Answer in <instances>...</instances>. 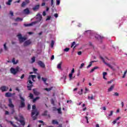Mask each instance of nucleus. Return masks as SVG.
I'll return each mask as SVG.
<instances>
[{
	"label": "nucleus",
	"instance_id": "16",
	"mask_svg": "<svg viewBox=\"0 0 127 127\" xmlns=\"http://www.w3.org/2000/svg\"><path fill=\"white\" fill-rule=\"evenodd\" d=\"M33 93H34V95H35L36 96H38V95H39V94H40L39 93V92H38L37 91V90H36L35 89H33Z\"/></svg>",
	"mask_w": 127,
	"mask_h": 127
},
{
	"label": "nucleus",
	"instance_id": "33",
	"mask_svg": "<svg viewBox=\"0 0 127 127\" xmlns=\"http://www.w3.org/2000/svg\"><path fill=\"white\" fill-rule=\"evenodd\" d=\"M42 79L44 83H45V84H46V85H47V83H46V81H47V78L42 77Z\"/></svg>",
	"mask_w": 127,
	"mask_h": 127
},
{
	"label": "nucleus",
	"instance_id": "8",
	"mask_svg": "<svg viewBox=\"0 0 127 127\" xmlns=\"http://www.w3.org/2000/svg\"><path fill=\"white\" fill-rule=\"evenodd\" d=\"M36 18L37 19V21H38V23L41 21V20H42V15L40 14V13H38L36 17Z\"/></svg>",
	"mask_w": 127,
	"mask_h": 127
},
{
	"label": "nucleus",
	"instance_id": "9",
	"mask_svg": "<svg viewBox=\"0 0 127 127\" xmlns=\"http://www.w3.org/2000/svg\"><path fill=\"white\" fill-rule=\"evenodd\" d=\"M38 23V21H34L30 24H24V26H32V25H35V24H36Z\"/></svg>",
	"mask_w": 127,
	"mask_h": 127
},
{
	"label": "nucleus",
	"instance_id": "27",
	"mask_svg": "<svg viewBox=\"0 0 127 127\" xmlns=\"http://www.w3.org/2000/svg\"><path fill=\"white\" fill-rule=\"evenodd\" d=\"M98 66H95L94 67H93L90 71V73H93V72H94V71H95V70H96V69H98Z\"/></svg>",
	"mask_w": 127,
	"mask_h": 127
},
{
	"label": "nucleus",
	"instance_id": "4",
	"mask_svg": "<svg viewBox=\"0 0 127 127\" xmlns=\"http://www.w3.org/2000/svg\"><path fill=\"white\" fill-rule=\"evenodd\" d=\"M18 37V39L20 42V43H22V42H24L25 40H26V37H22V36L21 35V34H18L17 35Z\"/></svg>",
	"mask_w": 127,
	"mask_h": 127
},
{
	"label": "nucleus",
	"instance_id": "55",
	"mask_svg": "<svg viewBox=\"0 0 127 127\" xmlns=\"http://www.w3.org/2000/svg\"><path fill=\"white\" fill-rule=\"evenodd\" d=\"M43 15L44 16H45V15H46V12H45V11H44L43 12Z\"/></svg>",
	"mask_w": 127,
	"mask_h": 127
},
{
	"label": "nucleus",
	"instance_id": "51",
	"mask_svg": "<svg viewBox=\"0 0 127 127\" xmlns=\"http://www.w3.org/2000/svg\"><path fill=\"white\" fill-rule=\"evenodd\" d=\"M74 72H75V69H74V68H72V70H71V71L70 74H73V73H74Z\"/></svg>",
	"mask_w": 127,
	"mask_h": 127
},
{
	"label": "nucleus",
	"instance_id": "14",
	"mask_svg": "<svg viewBox=\"0 0 127 127\" xmlns=\"http://www.w3.org/2000/svg\"><path fill=\"white\" fill-rule=\"evenodd\" d=\"M67 77L66 73H64L63 76L61 78V80H64V82H65V80H66V78Z\"/></svg>",
	"mask_w": 127,
	"mask_h": 127
},
{
	"label": "nucleus",
	"instance_id": "11",
	"mask_svg": "<svg viewBox=\"0 0 127 127\" xmlns=\"http://www.w3.org/2000/svg\"><path fill=\"white\" fill-rule=\"evenodd\" d=\"M8 107L11 109H13V108H14V105L12 104V101H11V99H9Z\"/></svg>",
	"mask_w": 127,
	"mask_h": 127
},
{
	"label": "nucleus",
	"instance_id": "12",
	"mask_svg": "<svg viewBox=\"0 0 127 127\" xmlns=\"http://www.w3.org/2000/svg\"><path fill=\"white\" fill-rule=\"evenodd\" d=\"M30 44H31V41L29 40L24 42V46H28V45H30Z\"/></svg>",
	"mask_w": 127,
	"mask_h": 127
},
{
	"label": "nucleus",
	"instance_id": "25",
	"mask_svg": "<svg viewBox=\"0 0 127 127\" xmlns=\"http://www.w3.org/2000/svg\"><path fill=\"white\" fill-rule=\"evenodd\" d=\"M8 123H10V125H11L13 127H18L15 124H13V122L11 121H8Z\"/></svg>",
	"mask_w": 127,
	"mask_h": 127
},
{
	"label": "nucleus",
	"instance_id": "43",
	"mask_svg": "<svg viewBox=\"0 0 127 127\" xmlns=\"http://www.w3.org/2000/svg\"><path fill=\"white\" fill-rule=\"evenodd\" d=\"M69 50H70V49L69 48H66L64 50V51L65 52H68Z\"/></svg>",
	"mask_w": 127,
	"mask_h": 127
},
{
	"label": "nucleus",
	"instance_id": "24",
	"mask_svg": "<svg viewBox=\"0 0 127 127\" xmlns=\"http://www.w3.org/2000/svg\"><path fill=\"white\" fill-rule=\"evenodd\" d=\"M62 62H61L57 65L58 69H61V65H62Z\"/></svg>",
	"mask_w": 127,
	"mask_h": 127
},
{
	"label": "nucleus",
	"instance_id": "7",
	"mask_svg": "<svg viewBox=\"0 0 127 127\" xmlns=\"http://www.w3.org/2000/svg\"><path fill=\"white\" fill-rule=\"evenodd\" d=\"M20 97V99H21V104L20 105V108H23V107H24L25 106V103H24V101H25L24 100V98L22 97H21V95H19Z\"/></svg>",
	"mask_w": 127,
	"mask_h": 127
},
{
	"label": "nucleus",
	"instance_id": "10",
	"mask_svg": "<svg viewBox=\"0 0 127 127\" xmlns=\"http://www.w3.org/2000/svg\"><path fill=\"white\" fill-rule=\"evenodd\" d=\"M35 78H36V75H30L29 76L28 80H30L31 81L32 80V81H33V82H35V80H34V79H35Z\"/></svg>",
	"mask_w": 127,
	"mask_h": 127
},
{
	"label": "nucleus",
	"instance_id": "50",
	"mask_svg": "<svg viewBox=\"0 0 127 127\" xmlns=\"http://www.w3.org/2000/svg\"><path fill=\"white\" fill-rule=\"evenodd\" d=\"M87 92H89V89L85 88V91L84 92V94H87Z\"/></svg>",
	"mask_w": 127,
	"mask_h": 127
},
{
	"label": "nucleus",
	"instance_id": "29",
	"mask_svg": "<svg viewBox=\"0 0 127 127\" xmlns=\"http://www.w3.org/2000/svg\"><path fill=\"white\" fill-rule=\"evenodd\" d=\"M3 47H4V49L5 51H7V50L8 49V48H7V47H6V43H5L4 45H3Z\"/></svg>",
	"mask_w": 127,
	"mask_h": 127
},
{
	"label": "nucleus",
	"instance_id": "19",
	"mask_svg": "<svg viewBox=\"0 0 127 127\" xmlns=\"http://www.w3.org/2000/svg\"><path fill=\"white\" fill-rule=\"evenodd\" d=\"M53 125H59V123L56 120H53L52 122Z\"/></svg>",
	"mask_w": 127,
	"mask_h": 127
},
{
	"label": "nucleus",
	"instance_id": "35",
	"mask_svg": "<svg viewBox=\"0 0 127 127\" xmlns=\"http://www.w3.org/2000/svg\"><path fill=\"white\" fill-rule=\"evenodd\" d=\"M88 100H94V96L93 95V94L91 95V96L90 97V96H88Z\"/></svg>",
	"mask_w": 127,
	"mask_h": 127
},
{
	"label": "nucleus",
	"instance_id": "22",
	"mask_svg": "<svg viewBox=\"0 0 127 127\" xmlns=\"http://www.w3.org/2000/svg\"><path fill=\"white\" fill-rule=\"evenodd\" d=\"M39 8V5H36L33 8V10L34 11L38 10V9Z\"/></svg>",
	"mask_w": 127,
	"mask_h": 127
},
{
	"label": "nucleus",
	"instance_id": "46",
	"mask_svg": "<svg viewBox=\"0 0 127 127\" xmlns=\"http://www.w3.org/2000/svg\"><path fill=\"white\" fill-rule=\"evenodd\" d=\"M25 2L27 4H28V3H29V2H30V0H25Z\"/></svg>",
	"mask_w": 127,
	"mask_h": 127
},
{
	"label": "nucleus",
	"instance_id": "44",
	"mask_svg": "<svg viewBox=\"0 0 127 127\" xmlns=\"http://www.w3.org/2000/svg\"><path fill=\"white\" fill-rule=\"evenodd\" d=\"M113 114H114V111H110V114H109L108 117H112V116H113Z\"/></svg>",
	"mask_w": 127,
	"mask_h": 127
},
{
	"label": "nucleus",
	"instance_id": "21",
	"mask_svg": "<svg viewBox=\"0 0 127 127\" xmlns=\"http://www.w3.org/2000/svg\"><path fill=\"white\" fill-rule=\"evenodd\" d=\"M94 62H96V61H93L89 63V64L87 66V69H89V68H90V67L92 66V64H93V63H94Z\"/></svg>",
	"mask_w": 127,
	"mask_h": 127
},
{
	"label": "nucleus",
	"instance_id": "3",
	"mask_svg": "<svg viewBox=\"0 0 127 127\" xmlns=\"http://www.w3.org/2000/svg\"><path fill=\"white\" fill-rule=\"evenodd\" d=\"M20 119L17 118V117H15L14 118L16 120V121H17L18 122H19L22 126L23 127H24L25 126V122H24V118H23V117L22 116H19Z\"/></svg>",
	"mask_w": 127,
	"mask_h": 127
},
{
	"label": "nucleus",
	"instance_id": "15",
	"mask_svg": "<svg viewBox=\"0 0 127 127\" xmlns=\"http://www.w3.org/2000/svg\"><path fill=\"white\" fill-rule=\"evenodd\" d=\"M8 88L6 87V86H2L0 88V90L2 91V92H4L5 91H7V89Z\"/></svg>",
	"mask_w": 127,
	"mask_h": 127
},
{
	"label": "nucleus",
	"instance_id": "42",
	"mask_svg": "<svg viewBox=\"0 0 127 127\" xmlns=\"http://www.w3.org/2000/svg\"><path fill=\"white\" fill-rule=\"evenodd\" d=\"M84 66H85V64L84 63L81 64L79 67V69H82L83 67H84Z\"/></svg>",
	"mask_w": 127,
	"mask_h": 127
},
{
	"label": "nucleus",
	"instance_id": "39",
	"mask_svg": "<svg viewBox=\"0 0 127 127\" xmlns=\"http://www.w3.org/2000/svg\"><path fill=\"white\" fill-rule=\"evenodd\" d=\"M54 43H55L54 41H52V42L51 43V46L52 48H53V47L54 46Z\"/></svg>",
	"mask_w": 127,
	"mask_h": 127
},
{
	"label": "nucleus",
	"instance_id": "34",
	"mask_svg": "<svg viewBox=\"0 0 127 127\" xmlns=\"http://www.w3.org/2000/svg\"><path fill=\"white\" fill-rule=\"evenodd\" d=\"M69 81H71V80H72V79H73V74H72V73H69Z\"/></svg>",
	"mask_w": 127,
	"mask_h": 127
},
{
	"label": "nucleus",
	"instance_id": "54",
	"mask_svg": "<svg viewBox=\"0 0 127 127\" xmlns=\"http://www.w3.org/2000/svg\"><path fill=\"white\" fill-rule=\"evenodd\" d=\"M5 115H9V112L7 111H5Z\"/></svg>",
	"mask_w": 127,
	"mask_h": 127
},
{
	"label": "nucleus",
	"instance_id": "41",
	"mask_svg": "<svg viewBox=\"0 0 127 127\" xmlns=\"http://www.w3.org/2000/svg\"><path fill=\"white\" fill-rule=\"evenodd\" d=\"M31 63H34V62H35V57H33L31 59Z\"/></svg>",
	"mask_w": 127,
	"mask_h": 127
},
{
	"label": "nucleus",
	"instance_id": "17",
	"mask_svg": "<svg viewBox=\"0 0 127 127\" xmlns=\"http://www.w3.org/2000/svg\"><path fill=\"white\" fill-rule=\"evenodd\" d=\"M114 88H115V84H113L110 86L108 89V92H112L114 90Z\"/></svg>",
	"mask_w": 127,
	"mask_h": 127
},
{
	"label": "nucleus",
	"instance_id": "38",
	"mask_svg": "<svg viewBox=\"0 0 127 127\" xmlns=\"http://www.w3.org/2000/svg\"><path fill=\"white\" fill-rule=\"evenodd\" d=\"M26 4H27L26 3L25 1H23L21 4L22 7H24V6L26 5Z\"/></svg>",
	"mask_w": 127,
	"mask_h": 127
},
{
	"label": "nucleus",
	"instance_id": "52",
	"mask_svg": "<svg viewBox=\"0 0 127 127\" xmlns=\"http://www.w3.org/2000/svg\"><path fill=\"white\" fill-rule=\"evenodd\" d=\"M76 44V43L75 42H73L71 46V47H73V46H74V45H75Z\"/></svg>",
	"mask_w": 127,
	"mask_h": 127
},
{
	"label": "nucleus",
	"instance_id": "47",
	"mask_svg": "<svg viewBox=\"0 0 127 127\" xmlns=\"http://www.w3.org/2000/svg\"><path fill=\"white\" fill-rule=\"evenodd\" d=\"M60 4V0H57V5H59Z\"/></svg>",
	"mask_w": 127,
	"mask_h": 127
},
{
	"label": "nucleus",
	"instance_id": "53",
	"mask_svg": "<svg viewBox=\"0 0 127 127\" xmlns=\"http://www.w3.org/2000/svg\"><path fill=\"white\" fill-rule=\"evenodd\" d=\"M85 118L86 120L87 124H89V121H88V117L86 116Z\"/></svg>",
	"mask_w": 127,
	"mask_h": 127
},
{
	"label": "nucleus",
	"instance_id": "32",
	"mask_svg": "<svg viewBox=\"0 0 127 127\" xmlns=\"http://www.w3.org/2000/svg\"><path fill=\"white\" fill-rule=\"evenodd\" d=\"M57 111L58 112V114H59L60 115H62V111H61V108L58 109Z\"/></svg>",
	"mask_w": 127,
	"mask_h": 127
},
{
	"label": "nucleus",
	"instance_id": "26",
	"mask_svg": "<svg viewBox=\"0 0 127 127\" xmlns=\"http://www.w3.org/2000/svg\"><path fill=\"white\" fill-rule=\"evenodd\" d=\"M15 21H22L23 20V18L18 17L15 19Z\"/></svg>",
	"mask_w": 127,
	"mask_h": 127
},
{
	"label": "nucleus",
	"instance_id": "13",
	"mask_svg": "<svg viewBox=\"0 0 127 127\" xmlns=\"http://www.w3.org/2000/svg\"><path fill=\"white\" fill-rule=\"evenodd\" d=\"M38 64L40 66V67H42V68H45V64L42 61H39L38 62Z\"/></svg>",
	"mask_w": 127,
	"mask_h": 127
},
{
	"label": "nucleus",
	"instance_id": "48",
	"mask_svg": "<svg viewBox=\"0 0 127 127\" xmlns=\"http://www.w3.org/2000/svg\"><path fill=\"white\" fill-rule=\"evenodd\" d=\"M29 97L30 98V99H33V94L30 93L29 95Z\"/></svg>",
	"mask_w": 127,
	"mask_h": 127
},
{
	"label": "nucleus",
	"instance_id": "20",
	"mask_svg": "<svg viewBox=\"0 0 127 127\" xmlns=\"http://www.w3.org/2000/svg\"><path fill=\"white\" fill-rule=\"evenodd\" d=\"M24 12L25 14H29V9H28V8H27L24 10Z\"/></svg>",
	"mask_w": 127,
	"mask_h": 127
},
{
	"label": "nucleus",
	"instance_id": "63",
	"mask_svg": "<svg viewBox=\"0 0 127 127\" xmlns=\"http://www.w3.org/2000/svg\"><path fill=\"white\" fill-rule=\"evenodd\" d=\"M78 55H82V52L80 51L77 53Z\"/></svg>",
	"mask_w": 127,
	"mask_h": 127
},
{
	"label": "nucleus",
	"instance_id": "23",
	"mask_svg": "<svg viewBox=\"0 0 127 127\" xmlns=\"http://www.w3.org/2000/svg\"><path fill=\"white\" fill-rule=\"evenodd\" d=\"M5 97H11V96H12V94H11V93L9 92H7L5 94Z\"/></svg>",
	"mask_w": 127,
	"mask_h": 127
},
{
	"label": "nucleus",
	"instance_id": "2",
	"mask_svg": "<svg viewBox=\"0 0 127 127\" xmlns=\"http://www.w3.org/2000/svg\"><path fill=\"white\" fill-rule=\"evenodd\" d=\"M38 111L36 110V106L35 105L32 106V117L33 120H36L37 116H38Z\"/></svg>",
	"mask_w": 127,
	"mask_h": 127
},
{
	"label": "nucleus",
	"instance_id": "28",
	"mask_svg": "<svg viewBox=\"0 0 127 127\" xmlns=\"http://www.w3.org/2000/svg\"><path fill=\"white\" fill-rule=\"evenodd\" d=\"M84 34H85V35H88V34H91V30L86 31L84 32Z\"/></svg>",
	"mask_w": 127,
	"mask_h": 127
},
{
	"label": "nucleus",
	"instance_id": "57",
	"mask_svg": "<svg viewBox=\"0 0 127 127\" xmlns=\"http://www.w3.org/2000/svg\"><path fill=\"white\" fill-rule=\"evenodd\" d=\"M54 16H55V17H56V18H57V17H58V13H55V14H54Z\"/></svg>",
	"mask_w": 127,
	"mask_h": 127
},
{
	"label": "nucleus",
	"instance_id": "45",
	"mask_svg": "<svg viewBox=\"0 0 127 127\" xmlns=\"http://www.w3.org/2000/svg\"><path fill=\"white\" fill-rule=\"evenodd\" d=\"M114 96H115L116 97H119L120 96V94L118 92H115L114 94Z\"/></svg>",
	"mask_w": 127,
	"mask_h": 127
},
{
	"label": "nucleus",
	"instance_id": "1",
	"mask_svg": "<svg viewBox=\"0 0 127 127\" xmlns=\"http://www.w3.org/2000/svg\"><path fill=\"white\" fill-rule=\"evenodd\" d=\"M100 59H101L103 62L108 67H109V68H111V69H112V70H113V71H116V69H119V66L117 65L115 63L113 64V65H111V64L106 63V62L105 61V59H104L103 57H100Z\"/></svg>",
	"mask_w": 127,
	"mask_h": 127
},
{
	"label": "nucleus",
	"instance_id": "37",
	"mask_svg": "<svg viewBox=\"0 0 127 127\" xmlns=\"http://www.w3.org/2000/svg\"><path fill=\"white\" fill-rule=\"evenodd\" d=\"M78 94H79L80 96H82V95H83V89H81L80 91H78Z\"/></svg>",
	"mask_w": 127,
	"mask_h": 127
},
{
	"label": "nucleus",
	"instance_id": "31",
	"mask_svg": "<svg viewBox=\"0 0 127 127\" xmlns=\"http://www.w3.org/2000/svg\"><path fill=\"white\" fill-rule=\"evenodd\" d=\"M11 1H12V0H8V1L6 3V4L7 5H10V4H11Z\"/></svg>",
	"mask_w": 127,
	"mask_h": 127
},
{
	"label": "nucleus",
	"instance_id": "59",
	"mask_svg": "<svg viewBox=\"0 0 127 127\" xmlns=\"http://www.w3.org/2000/svg\"><path fill=\"white\" fill-rule=\"evenodd\" d=\"M41 78V76H40V74H38V79L39 80H40V78Z\"/></svg>",
	"mask_w": 127,
	"mask_h": 127
},
{
	"label": "nucleus",
	"instance_id": "5",
	"mask_svg": "<svg viewBox=\"0 0 127 127\" xmlns=\"http://www.w3.org/2000/svg\"><path fill=\"white\" fill-rule=\"evenodd\" d=\"M19 70V67H18V66H17L15 68L11 67L10 70L11 74H13V75H15L16 74V73H17V72H18Z\"/></svg>",
	"mask_w": 127,
	"mask_h": 127
},
{
	"label": "nucleus",
	"instance_id": "60",
	"mask_svg": "<svg viewBox=\"0 0 127 127\" xmlns=\"http://www.w3.org/2000/svg\"><path fill=\"white\" fill-rule=\"evenodd\" d=\"M10 14H11L12 16H13V12L12 11H10Z\"/></svg>",
	"mask_w": 127,
	"mask_h": 127
},
{
	"label": "nucleus",
	"instance_id": "58",
	"mask_svg": "<svg viewBox=\"0 0 127 127\" xmlns=\"http://www.w3.org/2000/svg\"><path fill=\"white\" fill-rule=\"evenodd\" d=\"M51 60H54V55H52L51 58Z\"/></svg>",
	"mask_w": 127,
	"mask_h": 127
},
{
	"label": "nucleus",
	"instance_id": "30",
	"mask_svg": "<svg viewBox=\"0 0 127 127\" xmlns=\"http://www.w3.org/2000/svg\"><path fill=\"white\" fill-rule=\"evenodd\" d=\"M40 99V97H36L35 98H34L33 100V103H35V102H36V101H37V100H39Z\"/></svg>",
	"mask_w": 127,
	"mask_h": 127
},
{
	"label": "nucleus",
	"instance_id": "56",
	"mask_svg": "<svg viewBox=\"0 0 127 127\" xmlns=\"http://www.w3.org/2000/svg\"><path fill=\"white\" fill-rule=\"evenodd\" d=\"M107 72H103V76H106L107 75Z\"/></svg>",
	"mask_w": 127,
	"mask_h": 127
},
{
	"label": "nucleus",
	"instance_id": "64",
	"mask_svg": "<svg viewBox=\"0 0 127 127\" xmlns=\"http://www.w3.org/2000/svg\"><path fill=\"white\" fill-rule=\"evenodd\" d=\"M51 103L53 104V105H54V100H53V99H52L51 100Z\"/></svg>",
	"mask_w": 127,
	"mask_h": 127
},
{
	"label": "nucleus",
	"instance_id": "62",
	"mask_svg": "<svg viewBox=\"0 0 127 127\" xmlns=\"http://www.w3.org/2000/svg\"><path fill=\"white\" fill-rule=\"evenodd\" d=\"M54 3V2L53 0H51V5H52V6H53Z\"/></svg>",
	"mask_w": 127,
	"mask_h": 127
},
{
	"label": "nucleus",
	"instance_id": "36",
	"mask_svg": "<svg viewBox=\"0 0 127 127\" xmlns=\"http://www.w3.org/2000/svg\"><path fill=\"white\" fill-rule=\"evenodd\" d=\"M96 38H97V39H102L103 38V37H101V36L99 35H97L95 36Z\"/></svg>",
	"mask_w": 127,
	"mask_h": 127
},
{
	"label": "nucleus",
	"instance_id": "6",
	"mask_svg": "<svg viewBox=\"0 0 127 127\" xmlns=\"http://www.w3.org/2000/svg\"><path fill=\"white\" fill-rule=\"evenodd\" d=\"M32 81H31V80L28 79V81H27V88H28V90H29V91H30V90H31V88H32V87H33V84Z\"/></svg>",
	"mask_w": 127,
	"mask_h": 127
},
{
	"label": "nucleus",
	"instance_id": "18",
	"mask_svg": "<svg viewBox=\"0 0 127 127\" xmlns=\"http://www.w3.org/2000/svg\"><path fill=\"white\" fill-rule=\"evenodd\" d=\"M12 63H13L14 65H16V64H17V63H18V60H16L15 61V59L13 58L12 60Z\"/></svg>",
	"mask_w": 127,
	"mask_h": 127
},
{
	"label": "nucleus",
	"instance_id": "61",
	"mask_svg": "<svg viewBox=\"0 0 127 127\" xmlns=\"http://www.w3.org/2000/svg\"><path fill=\"white\" fill-rule=\"evenodd\" d=\"M51 17L50 16H48L47 18L46 19V20H50L51 19Z\"/></svg>",
	"mask_w": 127,
	"mask_h": 127
},
{
	"label": "nucleus",
	"instance_id": "40",
	"mask_svg": "<svg viewBox=\"0 0 127 127\" xmlns=\"http://www.w3.org/2000/svg\"><path fill=\"white\" fill-rule=\"evenodd\" d=\"M45 90L46 91H47V92H49L52 90V87L49 88H45Z\"/></svg>",
	"mask_w": 127,
	"mask_h": 127
},
{
	"label": "nucleus",
	"instance_id": "49",
	"mask_svg": "<svg viewBox=\"0 0 127 127\" xmlns=\"http://www.w3.org/2000/svg\"><path fill=\"white\" fill-rule=\"evenodd\" d=\"M127 70L125 71L123 78H125L126 77V74H127Z\"/></svg>",
	"mask_w": 127,
	"mask_h": 127
}]
</instances>
